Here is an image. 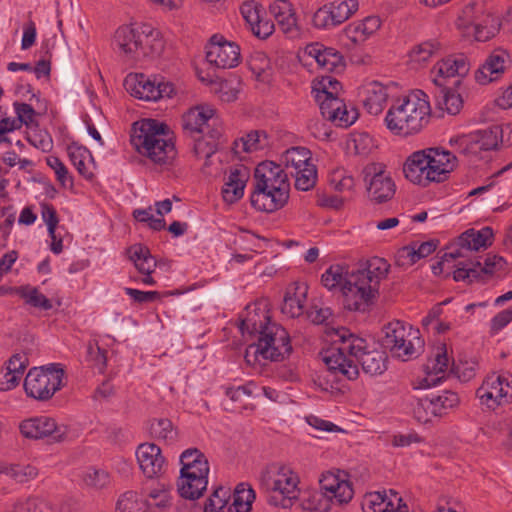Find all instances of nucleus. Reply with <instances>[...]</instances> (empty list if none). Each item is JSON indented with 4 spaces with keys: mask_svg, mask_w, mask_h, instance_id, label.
Wrapping results in <instances>:
<instances>
[{
    "mask_svg": "<svg viewBox=\"0 0 512 512\" xmlns=\"http://www.w3.org/2000/svg\"><path fill=\"white\" fill-rule=\"evenodd\" d=\"M389 268V263L379 257L371 258L363 268L352 272L332 265L322 274L321 282L330 291L340 288L346 309L364 312L376 299L380 282L386 278Z\"/></svg>",
    "mask_w": 512,
    "mask_h": 512,
    "instance_id": "obj_1",
    "label": "nucleus"
},
{
    "mask_svg": "<svg viewBox=\"0 0 512 512\" xmlns=\"http://www.w3.org/2000/svg\"><path fill=\"white\" fill-rule=\"evenodd\" d=\"M340 344L333 345L322 354V360L329 372L339 380H355L359 376L358 364L371 376L381 375L387 369V355L384 351L367 350L365 339L350 333L347 329L336 332Z\"/></svg>",
    "mask_w": 512,
    "mask_h": 512,
    "instance_id": "obj_2",
    "label": "nucleus"
},
{
    "mask_svg": "<svg viewBox=\"0 0 512 512\" xmlns=\"http://www.w3.org/2000/svg\"><path fill=\"white\" fill-rule=\"evenodd\" d=\"M131 144L160 170L173 165L177 151L166 124L144 119L133 124Z\"/></svg>",
    "mask_w": 512,
    "mask_h": 512,
    "instance_id": "obj_3",
    "label": "nucleus"
},
{
    "mask_svg": "<svg viewBox=\"0 0 512 512\" xmlns=\"http://www.w3.org/2000/svg\"><path fill=\"white\" fill-rule=\"evenodd\" d=\"M457 166V157L441 148H427L413 152L403 165V173L413 184L427 187L449 178Z\"/></svg>",
    "mask_w": 512,
    "mask_h": 512,
    "instance_id": "obj_4",
    "label": "nucleus"
},
{
    "mask_svg": "<svg viewBox=\"0 0 512 512\" xmlns=\"http://www.w3.org/2000/svg\"><path fill=\"white\" fill-rule=\"evenodd\" d=\"M431 119L428 96L415 90L396 100L385 117L387 128L395 135L410 136L423 130Z\"/></svg>",
    "mask_w": 512,
    "mask_h": 512,
    "instance_id": "obj_5",
    "label": "nucleus"
},
{
    "mask_svg": "<svg viewBox=\"0 0 512 512\" xmlns=\"http://www.w3.org/2000/svg\"><path fill=\"white\" fill-rule=\"evenodd\" d=\"M185 135L194 140V152L199 157L209 158L217 150L223 127L216 110L208 105H198L182 116Z\"/></svg>",
    "mask_w": 512,
    "mask_h": 512,
    "instance_id": "obj_6",
    "label": "nucleus"
},
{
    "mask_svg": "<svg viewBox=\"0 0 512 512\" xmlns=\"http://www.w3.org/2000/svg\"><path fill=\"white\" fill-rule=\"evenodd\" d=\"M258 481L270 506L289 509L300 498L299 476L283 464L267 465L261 470Z\"/></svg>",
    "mask_w": 512,
    "mask_h": 512,
    "instance_id": "obj_7",
    "label": "nucleus"
},
{
    "mask_svg": "<svg viewBox=\"0 0 512 512\" xmlns=\"http://www.w3.org/2000/svg\"><path fill=\"white\" fill-rule=\"evenodd\" d=\"M114 40L122 58L131 63L142 57L158 54L162 49L158 33L151 26L144 24L119 27Z\"/></svg>",
    "mask_w": 512,
    "mask_h": 512,
    "instance_id": "obj_8",
    "label": "nucleus"
},
{
    "mask_svg": "<svg viewBox=\"0 0 512 512\" xmlns=\"http://www.w3.org/2000/svg\"><path fill=\"white\" fill-rule=\"evenodd\" d=\"M383 333V347L403 360L417 356L423 348L424 341L420 337V331L403 321L393 320L387 323L383 327Z\"/></svg>",
    "mask_w": 512,
    "mask_h": 512,
    "instance_id": "obj_9",
    "label": "nucleus"
},
{
    "mask_svg": "<svg viewBox=\"0 0 512 512\" xmlns=\"http://www.w3.org/2000/svg\"><path fill=\"white\" fill-rule=\"evenodd\" d=\"M292 352L288 332L280 325L273 323L264 328L257 344L250 345L245 354V360L251 364L258 355L265 360L282 361Z\"/></svg>",
    "mask_w": 512,
    "mask_h": 512,
    "instance_id": "obj_10",
    "label": "nucleus"
},
{
    "mask_svg": "<svg viewBox=\"0 0 512 512\" xmlns=\"http://www.w3.org/2000/svg\"><path fill=\"white\" fill-rule=\"evenodd\" d=\"M64 375L61 364L33 367L24 379V390L30 398L47 401L64 386Z\"/></svg>",
    "mask_w": 512,
    "mask_h": 512,
    "instance_id": "obj_11",
    "label": "nucleus"
},
{
    "mask_svg": "<svg viewBox=\"0 0 512 512\" xmlns=\"http://www.w3.org/2000/svg\"><path fill=\"white\" fill-rule=\"evenodd\" d=\"M457 25L464 29L473 27L475 39L485 42L495 36L501 24L487 11L484 0H473L462 9Z\"/></svg>",
    "mask_w": 512,
    "mask_h": 512,
    "instance_id": "obj_12",
    "label": "nucleus"
},
{
    "mask_svg": "<svg viewBox=\"0 0 512 512\" xmlns=\"http://www.w3.org/2000/svg\"><path fill=\"white\" fill-rule=\"evenodd\" d=\"M362 173L371 202L382 204L393 198L396 185L382 163H370L363 168Z\"/></svg>",
    "mask_w": 512,
    "mask_h": 512,
    "instance_id": "obj_13",
    "label": "nucleus"
},
{
    "mask_svg": "<svg viewBox=\"0 0 512 512\" xmlns=\"http://www.w3.org/2000/svg\"><path fill=\"white\" fill-rule=\"evenodd\" d=\"M124 87L131 96L144 101L170 98L174 93L172 83L150 80L144 74H129L124 80Z\"/></svg>",
    "mask_w": 512,
    "mask_h": 512,
    "instance_id": "obj_14",
    "label": "nucleus"
},
{
    "mask_svg": "<svg viewBox=\"0 0 512 512\" xmlns=\"http://www.w3.org/2000/svg\"><path fill=\"white\" fill-rule=\"evenodd\" d=\"M357 0H343L327 3L317 9L312 21L316 28L331 29L348 20L358 10Z\"/></svg>",
    "mask_w": 512,
    "mask_h": 512,
    "instance_id": "obj_15",
    "label": "nucleus"
},
{
    "mask_svg": "<svg viewBox=\"0 0 512 512\" xmlns=\"http://www.w3.org/2000/svg\"><path fill=\"white\" fill-rule=\"evenodd\" d=\"M19 429L25 438L42 439L49 437L55 443L65 441L68 436L66 426L58 425L53 418L47 416L23 420L19 425Z\"/></svg>",
    "mask_w": 512,
    "mask_h": 512,
    "instance_id": "obj_16",
    "label": "nucleus"
},
{
    "mask_svg": "<svg viewBox=\"0 0 512 512\" xmlns=\"http://www.w3.org/2000/svg\"><path fill=\"white\" fill-rule=\"evenodd\" d=\"M459 401L457 393L446 390L440 395L419 399L414 407V415L418 421L426 423L431 421L430 416L447 415L458 406Z\"/></svg>",
    "mask_w": 512,
    "mask_h": 512,
    "instance_id": "obj_17",
    "label": "nucleus"
},
{
    "mask_svg": "<svg viewBox=\"0 0 512 512\" xmlns=\"http://www.w3.org/2000/svg\"><path fill=\"white\" fill-rule=\"evenodd\" d=\"M206 59L216 68H233L240 62V48L236 43L228 42L216 34L210 38L206 47Z\"/></svg>",
    "mask_w": 512,
    "mask_h": 512,
    "instance_id": "obj_18",
    "label": "nucleus"
},
{
    "mask_svg": "<svg viewBox=\"0 0 512 512\" xmlns=\"http://www.w3.org/2000/svg\"><path fill=\"white\" fill-rule=\"evenodd\" d=\"M504 264L505 260L497 255H488L483 264L480 261L459 262L453 273V278L455 281L472 283L473 281L482 280L484 275H492L495 270L503 268Z\"/></svg>",
    "mask_w": 512,
    "mask_h": 512,
    "instance_id": "obj_19",
    "label": "nucleus"
},
{
    "mask_svg": "<svg viewBox=\"0 0 512 512\" xmlns=\"http://www.w3.org/2000/svg\"><path fill=\"white\" fill-rule=\"evenodd\" d=\"M320 488L323 493L338 505L348 503L354 495L352 484L346 479V474L338 471L337 473L328 471L322 474L319 480Z\"/></svg>",
    "mask_w": 512,
    "mask_h": 512,
    "instance_id": "obj_20",
    "label": "nucleus"
},
{
    "mask_svg": "<svg viewBox=\"0 0 512 512\" xmlns=\"http://www.w3.org/2000/svg\"><path fill=\"white\" fill-rule=\"evenodd\" d=\"M469 70L470 64L465 55H451L438 61L433 66L431 70L432 81L438 87H445L448 79L464 77Z\"/></svg>",
    "mask_w": 512,
    "mask_h": 512,
    "instance_id": "obj_21",
    "label": "nucleus"
},
{
    "mask_svg": "<svg viewBox=\"0 0 512 512\" xmlns=\"http://www.w3.org/2000/svg\"><path fill=\"white\" fill-rule=\"evenodd\" d=\"M136 458L142 473L150 479L161 477L167 468L160 447L142 443L136 449Z\"/></svg>",
    "mask_w": 512,
    "mask_h": 512,
    "instance_id": "obj_22",
    "label": "nucleus"
},
{
    "mask_svg": "<svg viewBox=\"0 0 512 512\" xmlns=\"http://www.w3.org/2000/svg\"><path fill=\"white\" fill-rule=\"evenodd\" d=\"M255 184L264 188L283 189L287 194L290 191L288 175L281 164L272 161H264L257 165L254 172Z\"/></svg>",
    "mask_w": 512,
    "mask_h": 512,
    "instance_id": "obj_23",
    "label": "nucleus"
},
{
    "mask_svg": "<svg viewBox=\"0 0 512 512\" xmlns=\"http://www.w3.org/2000/svg\"><path fill=\"white\" fill-rule=\"evenodd\" d=\"M289 194L283 189H269L254 185L250 197L251 205L258 211L271 213L281 209L288 201Z\"/></svg>",
    "mask_w": 512,
    "mask_h": 512,
    "instance_id": "obj_24",
    "label": "nucleus"
},
{
    "mask_svg": "<svg viewBox=\"0 0 512 512\" xmlns=\"http://www.w3.org/2000/svg\"><path fill=\"white\" fill-rule=\"evenodd\" d=\"M305 53L315 59L320 68L327 72H341L345 63L343 56L336 49L325 47L320 43H312L306 46Z\"/></svg>",
    "mask_w": 512,
    "mask_h": 512,
    "instance_id": "obj_25",
    "label": "nucleus"
},
{
    "mask_svg": "<svg viewBox=\"0 0 512 512\" xmlns=\"http://www.w3.org/2000/svg\"><path fill=\"white\" fill-rule=\"evenodd\" d=\"M388 88L378 81L364 83L359 89V96L369 114H380L388 99Z\"/></svg>",
    "mask_w": 512,
    "mask_h": 512,
    "instance_id": "obj_26",
    "label": "nucleus"
},
{
    "mask_svg": "<svg viewBox=\"0 0 512 512\" xmlns=\"http://www.w3.org/2000/svg\"><path fill=\"white\" fill-rule=\"evenodd\" d=\"M403 499L394 490L370 492L364 495L361 507L363 512H396Z\"/></svg>",
    "mask_w": 512,
    "mask_h": 512,
    "instance_id": "obj_27",
    "label": "nucleus"
},
{
    "mask_svg": "<svg viewBox=\"0 0 512 512\" xmlns=\"http://www.w3.org/2000/svg\"><path fill=\"white\" fill-rule=\"evenodd\" d=\"M508 60L509 55L505 51H493L475 72L476 81L485 85L498 79L504 73Z\"/></svg>",
    "mask_w": 512,
    "mask_h": 512,
    "instance_id": "obj_28",
    "label": "nucleus"
},
{
    "mask_svg": "<svg viewBox=\"0 0 512 512\" xmlns=\"http://www.w3.org/2000/svg\"><path fill=\"white\" fill-rule=\"evenodd\" d=\"M248 179L249 170L245 166L231 168L222 188L224 201L233 204L241 199Z\"/></svg>",
    "mask_w": 512,
    "mask_h": 512,
    "instance_id": "obj_29",
    "label": "nucleus"
},
{
    "mask_svg": "<svg viewBox=\"0 0 512 512\" xmlns=\"http://www.w3.org/2000/svg\"><path fill=\"white\" fill-rule=\"evenodd\" d=\"M241 14L249 25L252 33L260 38H268L274 31V24L261 17V6L254 1L243 3L240 8Z\"/></svg>",
    "mask_w": 512,
    "mask_h": 512,
    "instance_id": "obj_30",
    "label": "nucleus"
},
{
    "mask_svg": "<svg viewBox=\"0 0 512 512\" xmlns=\"http://www.w3.org/2000/svg\"><path fill=\"white\" fill-rule=\"evenodd\" d=\"M128 255L138 272L144 275L141 282L145 285H155L156 281L151 274L156 268V260L150 250L146 246L136 244L128 249Z\"/></svg>",
    "mask_w": 512,
    "mask_h": 512,
    "instance_id": "obj_31",
    "label": "nucleus"
},
{
    "mask_svg": "<svg viewBox=\"0 0 512 512\" xmlns=\"http://www.w3.org/2000/svg\"><path fill=\"white\" fill-rule=\"evenodd\" d=\"M308 286L305 283L294 282L286 290L281 311L283 314L295 318L304 313Z\"/></svg>",
    "mask_w": 512,
    "mask_h": 512,
    "instance_id": "obj_32",
    "label": "nucleus"
},
{
    "mask_svg": "<svg viewBox=\"0 0 512 512\" xmlns=\"http://www.w3.org/2000/svg\"><path fill=\"white\" fill-rule=\"evenodd\" d=\"M492 238L493 230L491 227L486 226L480 230L469 229L458 237L455 249H459L461 253H463V250L478 251L490 246Z\"/></svg>",
    "mask_w": 512,
    "mask_h": 512,
    "instance_id": "obj_33",
    "label": "nucleus"
},
{
    "mask_svg": "<svg viewBox=\"0 0 512 512\" xmlns=\"http://www.w3.org/2000/svg\"><path fill=\"white\" fill-rule=\"evenodd\" d=\"M281 165L286 174H297L301 168L313 165L311 151L302 146L290 147L281 155Z\"/></svg>",
    "mask_w": 512,
    "mask_h": 512,
    "instance_id": "obj_34",
    "label": "nucleus"
},
{
    "mask_svg": "<svg viewBox=\"0 0 512 512\" xmlns=\"http://www.w3.org/2000/svg\"><path fill=\"white\" fill-rule=\"evenodd\" d=\"M208 476L181 474L177 481L178 492L181 497L195 500L200 498L207 488Z\"/></svg>",
    "mask_w": 512,
    "mask_h": 512,
    "instance_id": "obj_35",
    "label": "nucleus"
},
{
    "mask_svg": "<svg viewBox=\"0 0 512 512\" xmlns=\"http://www.w3.org/2000/svg\"><path fill=\"white\" fill-rule=\"evenodd\" d=\"M181 474H189L193 468L197 469V475L208 476L209 462L207 457L197 448H189L180 455Z\"/></svg>",
    "mask_w": 512,
    "mask_h": 512,
    "instance_id": "obj_36",
    "label": "nucleus"
},
{
    "mask_svg": "<svg viewBox=\"0 0 512 512\" xmlns=\"http://www.w3.org/2000/svg\"><path fill=\"white\" fill-rule=\"evenodd\" d=\"M482 386H488L494 396L498 397L497 401L507 403L512 400V375L507 373L503 375H489Z\"/></svg>",
    "mask_w": 512,
    "mask_h": 512,
    "instance_id": "obj_37",
    "label": "nucleus"
},
{
    "mask_svg": "<svg viewBox=\"0 0 512 512\" xmlns=\"http://www.w3.org/2000/svg\"><path fill=\"white\" fill-rule=\"evenodd\" d=\"M380 27V20L377 17H367L358 23L349 24L344 32L345 35L355 44L364 42Z\"/></svg>",
    "mask_w": 512,
    "mask_h": 512,
    "instance_id": "obj_38",
    "label": "nucleus"
},
{
    "mask_svg": "<svg viewBox=\"0 0 512 512\" xmlns=\"http://www.w3.org/2000/svg\"><path fill=\"white\" fill-rule=\"evenodd\" d=\"M254 500L255 491L253 488L246 483H240L234 490L228 512H249Z\"/></svg>",
    "mask_w": 512,
    "mask_h": 512,
    "instance_id": "obj_39",
    "label": "nucleus"
},
{
    "mask_svg": "<svg viewBox=\"0 0 512 512\" xmlns=\"http://www.w3.org/2000/svg\"><path fill=\"white\" fill-rule=\"evenodd\" d=\"M441 52L442 44L436 39H431L415 45L409 52V59L411 63L420 66Z\"/></svg>",
    "mask_w": 512,
    "mask_h": 512,
    "instance_id": "obj_40",
    "label": "nucleus"
},
{
    "mask_svg": "<svg viewBox=\"0 0 512 512\" xmlns=\"http://www.w3.org/2000/svg\"><path fill=\"white\" fill-rule=\"evenodd\" d=\"M301 497V505L304 510L327 512L331 508V500L323 493L322 489H309L306 490Z\"/></svg>",
    "mask_w": 512,
    "mask_h": 512,
    "instance_id": "obj_41",
    "label": "nucleus"
},
{
    "mask_svg": "<svg viewBox=\"0 0 512 512\" xmlns=\"http://www.w3.org/2000/svg\"><path fill=\"white\" fill-rule=\"evenodd\" d=\"M270 324L273 323L270 322V319L266 313H258L256 309H254L253 311L247 312V316L241 320L239 329L241 330L242 334H258L260 336L264 328H267Z\"/></svg>",
    "mask_w": 512,
    "mask_h": 512,
    "instance_id": "obj_42",
    "label": "nucleus"
},
{
    "mask_svg": "<svg viewBox=\"0 0 512 512\" xmlns=\"http://www.w3.org/2000/svg\"><path fill=\"white\" fill-rule=\"evenodd\" d=\"M440 88V95L437 97L438 108L446 111L450 115L458 114L463 107L461 95L455 93L448 86Z\"/></svg>",
    "mask_w": 512,
    "mask_h": 512,
    "instance_id": "obj_43",
    "label": "nucleus"
},
{
    "mask_svg": "<svg viewBox=\"0 0 512 512\" xmlns=\"http://www.w3.org/2000/svg\"><path fill=\"white\" fill-rule=\"evenodd\" d=\"M449 359L447 356V350L445 344L438 348V351L434 359L430 360L426 365V373L428 377L437 376L436 379L431 378V382L435 384L441 378L444 377L448 370Z\"/></svg>",
    "mask_w": 512,
    "mask_h": 512,
    "instance_id": "obj_44",
    "label": "nucleus"
},
{
    "mask_svg": "<svg viewBox=\"0 0 512 512\" xmlns=\"http://www.w3.org/2000/svg\"><path fill=\"white\" fill-rule=\"evenodd\" d=\"M455 153L465 157L478 156L479 146L473 133L452 137L449 141Z\"/></svg>",
    "mask_w": 512,
    "mask_h": 512,
    "instance_id": "obj_45",
    "label": "nucleus"
},
{
    "mask_svg": "<svg viewBox=\"0 0 512 512\" xmlns=\"http://www.w3.org/2000/svg\"><path fill=\"white\" fill-rule=\"evenodd\" d=\"M147 510V503L133 491L122 494L116 504V512H147Z\"/></svg>",
    "mask_w": 512,
    "mask_h": 512,
    "instance_id": "obj_46",
    "label": "nucleus"
},
{
    "mask_svg": "<svg viewBox=\"0 0 512 512\" xmlns=\"http://www.w3.org/2000/svg\"><path fill=\"white\" fill-rule=\"evenodd\" d=\"M267 135L265 132L251 131L245 137L235 141V148L243 152H253L262 149L266 145Z\"/></svg>",
    "mask_w": 512,
    "mask_h": 512,
    "instance_id": "obj_47",
    "label": "nucleus"
},
{
    "mask_svg": "<svg viewBox=\"0 0 512 512\" xmlns=\"http://www.w3.org/2000/svg\"><path fill=\"white\" fill-rule=\"evenodd\" d=\"M229 499L228 489L217 488L205 503L204 512H228Z\"/></svg>",
    "mask_w": 512,
    "mask_h": 512,
    "instance_id": "obj_48",
    "label": "nucleus"
},
{
    "mask_svg": "<svg viewBox=\"0 0 512 512\" xmlns=\"http://www.w3.org/2000/svg\"><path fill=\"white\" fill-rule=\"evenodd\" d=\"M297 174H289L295 179V188L301 191H309L314 188L317 182V168L313 164L298 170Z\"/></svg>",
    "mask_w": 512,
    "mask_h": 512,
    "instance_id": "obj_49",
    "label": "nucleus"
},
{
    "mask_svg": "<svg viewBox=\"0 0 512 512\" xmlns=\"http://www.w3.org/2000/svg\"><path fill=\"white\" fill-rule=\"evenodd\" d=\"M150 431L154 437L168 443H173L177 438V431L169 419H157L151 423Z\"/></svg>",
    "mask_w": 512,
    "mask_h": 512,
    "instance_id": "obj_50",
    "label": "nucleus"
},
{
    "mask_svg": "<svg viewBox=\"0 0 512 512\" xmlns=\"http://www.w3.org/2000/svg\"><path fill=\"white\" fill-rule=\"evenodd\" d=\"M67 151L70 161L75 166L79 174L86 179L92 178L93 174L88 171L85 165L86 153L88 151L85 148L75 144L69 145Z\"/></svg>",
    "mask_w": 512,
    "mask_h": 512,
    "instance_id": "obj_51",
    "label": "nucleus"
},
{
    "mask_svg": "<svg viewBox=\"0 0 512 512\" xmlns=\"http://www.w3.org/2000/svg\"><path fill=\"white\" fill-rule=\"evenodd\" d=\"M147 507L166 508L170 506V489L169 487L161 484L159 487L153 488L149 491L147 499L144 500Z\"/></svg>",
    "mask_w": 512,
    "mask_h": 512,
    "instance_id": "obj_52",
    "label": "nucleus"
},
{
    "mask_svg": "<svg viewBox=\"0 0 512 512\" xmlns=\"http://www.w3.org/2000/svg\"><path fill=\"white\" fill-rule=\"evenodd\" d=\"M20 296L25 299V302L33 307L40 308L42 310H50L52 308V302L37 288H22L20 290Z\"/></svg>",
    "mask_w": 512,
    "mask_h": 512,
    "instance_id": "obj_53",
    "label": "nucleus"
},
{
    "mask_svg": "<svg viewBox=\"0 0 512 512\" xmlns=\"http://www.w3.org/2000/svg\"><path fill=\"white\" fill-rule=\"evenodd\" d=\"M498 132L499 127H494L473 133L479 146L480 152L489 151L497 148Z\"/></svg>",
    "mask_w": 512,
    "mask_h": 512,
    "instance_id": "obj_54",
    "label": "nucleus"
},
{
    "mask_svg": "<svg viewBox=\"0 0 512 512\" xmlns=\"http://www.w3.org/2000/svg\"><path fill=\"white\" fill-rule=\"evenodd\" d=\"M315 99L319 104L322 116L329 121L331 117H335L334 110L344 108V100L340 97H328L315 94Z\"/></svg>",
    "mask_w": 512,
    "mask_h": 512,
    "instance_id": "obj_55",
    "label": "nucleus"
},
{
    "mask_svg": "<svg viewBox=\"0 0 512 512\" xmlns=\"http://www.w3.org/2000/svg\"><path fill=\"white\" fill-rule=\"evenodd\" d=\"M83 481L91 488L102 489L110 483V475L105 470L89 468L84 473Z\"/></svg>",
    "mask_w": 512,
    "mask_h": 512,
    "instance_id": "obj_56",
    "label": "nucleus"
},
{
    "mask_svg": "<svg viewBox=\"0 0 512 512\" xmlns=\"http://www.w3.org/2000/svg\"><path fill=\"white\" fill-rule=\"evenodd\" d=\"M341 88V83L336 78L332 76H323L318 82V86L314 88V91L318 95L339 97Z\"/></svg>",
    "mask_w": 512,
    "mask_h": 512,
    "instance_id": "obj_57",
    "label": "nucleus"
},
{
    "mask_svg": "<svg viewBox=\"0 0 512 512\" xmlns=\"http://www.w3.org/2000/svg\"><path fill=\"white\" fill-rule=\"evenodd\" d=\"M37 469L31 465H12L7 474L19 483H25L37 476Z\"/></svg>",
    "mask_w": 512,
    "mask_h": 512,
    "instance_id": "obj_58",
    "label": "nucleus"
},
{
    "mask_svg": "<svg viewBox=\"0 0 512 512\" xmlns=\"http://www.w3.org/2000/svg\"><path fill=\"white\" fill-rule=\"evenodd\" d=\"M45 503L43 500L30 497L17 501L8 512H44Z\"/></svg>",
    "mask_w": 512,
    "mask_h": 512,
    "instance_id": "obj_59",
    "label": "nucleus"
},
{
    "mask_svg": "<svg viewBox=\"0 0 512 512\" xmlns=\"http://www.w3.org/2000/svg\"><path fill=\"white\" fill-rule=\"evenodd\" d=\"M476 362H462L452 364L450 373L457 377L462 382H467L475 376Z\"/></svg>",
    "mask_w": 512,
    "mask_h": 512,
    "instance_id": "obj_60",
    "label": "nucleus"
},
{
    "mask_svg": "<svg viewBox=\"0 0 512 512\" xmlns=\"http://www.w3.org/2000/svg\"><path fill=\"white\" fill-rule=\"evenodd\" d=\"M47 165L54 170L57 180L62 186H66L69 181L72 185V178L69 176V172L64 163L57 156H49L46 158Z\"/></svg>",
    "mask_w": 512,
    "mask_h": 512,
    "instance_id": "obj_61",
    "label": "nucleus"
},
{
    "mask_svg": "<svg viewBox=\"0 0 512 512\" xmlns=\"http://www.w3.org/2000/svg\"><path fill=\"white\" fill-rule=\"evenodd\" d=\"M277 22L280 29L289 38H296L300 35V29L297 25V18L294 11L286 14V16L282 17Z\"/></svg>",
    "mask_w": 512,
    "mask_h": 512,
    "instance_id": "obj_62",
    "label": "nucleus"
},
{
    "mask_svg": "<svg viewBox=\"0 0 512 512\" xmlns=\"http://www.w3.org/2000/svg\"><path fill=\"white\" fill-rule=\"evenodd\" d=\"M28 357L24 353H16L7 361L4 369L20 376L22 378L26 367L28 366Z\"/></svg>",
    "mask_w": 512,
    "mask_h": 512,
    "instance_id": "obj_63",
    "label": "nucleus"
},
{
    "mask_svg": "<svg viewBox=\"0 0 512 512\" xmlns=\"http://www.w3.org/2000/svg\"><path fill=\"white\" fill-rule=\"evenodd\" d=\"M14 108L17 114L16 120L19 121L20 128L23 124L29 126L31 123H33L35 110L30 104L15 102Z\"/></svg>",
    "mask_w": 512,
    "mask_h": 512,
    "instance_id": "obj_64",
    "label": "nucleus"
}]
</instances>
